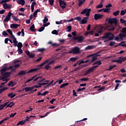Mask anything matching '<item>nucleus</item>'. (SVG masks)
Here are the masks:
<instances>
[{
	"label": "nucleus",
	"mask_w": 126,
	"mask_h": 126,
	"mask_svg": "<svg viewBox=\"0 0 126 126\" xmlns=\"http://www.w3.org/2000/svg\"><path fill=\"white\" fill-rule=\"evenodd\" d=\"M101 39H107L104 41V43L109 42V41H112L113 39H115V35L114 34L108 32L104 33V35L101 37Z\"/></svg>",
	"instance_id": "obj_1"
},
{
	"label": "nucleus",
	"mask_w": 126,
	"mask_h": 126,
	"mask_svg": "<svg viewBox=\"0 0 126 126\" xmlns=\"http://www.w3.org/2000/svg\"><path fill=\"white\" fill-rule=\"evenodd\" d=\"M100 53H101V51H98L95 54L89 55L86 57V59H89V58H91V60L90 61L89 64H91L92 63H94V62L97 60V57H100V56H101V55H99Z\"/></svg>",
	"instance_id": "obj_2"
},
{
	"label": "nucleus",
	"mask_w": 126,
	"mask_h": 126,
	"mask_svg": "<svg viewBox=\"0 0 126 126\" xmlns=\"http://www.w3.org/2000/svg\"><path fill=\"white\" fill-rule=\"evenodd\" d=\"M39 69H41V68L31 69L28 72H27L26 70H22L18 73V75L21 76V75H25V74H26L27 73H32V72H37V71H38Z\"/></svg>",
	"instance_id": "obj_3"
},
{
	"label": "nucleus",
	"mask_w": 126,
	"mask_h": 126,
	"mask_svg": "<svg viewBox=\"0 0 126 126\" xmlns=\"http://www.w3.org/2000/svg\"><path fill=\"white\" fill-rule=\"evenodd\" d=\"M85 38L83 36H73L71 38V41H77L78 43H82Z\"/></svg>",
	"instance_id": "obj_4"
},
{
	"label": "nucleus",
	"mask_w": 126,
	"mask_h": 126,
	"mask_svg": "<svg viewBox=\"0 0 126 126\" xmlns=\"http://www.w3.org/2000/svg\"><path fill=\"white\" fill-rule=\"evenodd\" d=\"M98 65H94L91 68H90L84 74V76H86V75H88V74H90L91 73L94 72L95 70V69L97 68V67H98Z\"/></svg>",
	"instance_id": "obj_5"
},
{
	"label": "nucleus",
	"mask_w": 126,
	"mask_h": 126,
	"mask_svg": "<svg viewBox=\"0 0 126 126\" xmlns=\"http://www.w3.org/2000/svg\"><path fill=\"white\" fill-rule=\"evenodd\" d=\"M106 21H108V23L111 25H113V24H115V25H117L118 24V20L116 18H109L106 19Z\"/></svg>",
	"instance_id": "obj_6"
},
{
	"label": "nucleus",
	"mask_w": 126,
	"mask_h": 126,
	"mask_svg": "<svg viewBox=\"0 0 126 126\" xmlns=\"http://www.w3.org/2000/svg\"><path fill=\"white\" fill-rule=\"evenodd\" d=\"M80 53V49L78 47H75L70 51L71 54L78 55Z\"/></svg>",
	"instance_id": "obj_7"
},
{
	"label": "nucleus",
	"mask_w": 126,
	"mask_h": 126,
	"mask_svg": "<svg viewBox=\"0 0 126 126\" xmlns=\"http://www.w3.org/2000/svg\"><path fill=\"white\" fill-rule=\"evenodd\" d=\"M90 11H91V8H86L81 12V14H86V16L89 17L90 16Z\"/></svg>",
	"instance_id": "obj_8"
},
{
	"label": "nucleus",
	"mask_w": 126,
	"mask_h": 126,
	"mask_svg": "<svg viewBox=\"0 0 126 126\" xmlns=\"http://www.w3.org/2000/svg\"><path fill=\"white\" fill-rule=\"evenodd\" d=\"M13 14L11 12H9L7 15L6 16L5 18L4 19L3 22H8L10 20V18H11V16Z\"/></svg>",
	"instance_id": "obj_9"
},
{
	"label": "nucleus",
	"mask_w": 126,
	"mask_h": 126,
	"mask_svg": "<svg viewBox=\"0 0 126 126\" xmlns=\"http://www.w3.org/2000/svg\"><path fill=\"white\" fill-rule=\"evenodd\" d=\"M59 4L61 7H62V9H64V8H65V6H66V3H65V2L63 0H59Z\"/></svg>",
	"instance_id": "obj_10"
},
{
	"label": "nucleus",
	"mask_w": 126,
	"mask_h": 126,
	"mask_svg": "<svg viewBox=\"0 0 126 126\" xmlns=\"http://www.w3.org/2000/svg\"><path fill=\"white\" fill-rule=\"evenodd\" d=\"M95 20H98V19H102L104 17V15L100 14H95L94 16Z\"/></svg>",
	"instance_id": "obj_11"
},
{
	"label": "nucleus",
	"mask_w": 126,
	"mask_h": 126,
	"mask_svg": "<svg viewBox=\"0 0 126 126\" xmlns=\"http://www.w3.org/2000/svg\"><path fill=\"white\" fill-rule=\"evenodd\" d=\"M53 63H55V61L52 60L47 65H46L44 67V69H46L47 70H49V68L51 67L50 64H53Z\"/></svg>",
	"instance_id": "obj_12"
},
{
	"label": "nucleus",
	"mask_w": 126,
	"mask_h": 126,
	"mask_svg": "<svg viewBox=\"0 0 126 126\" xmlns=\"http://www.w3.org/2000/svg\"><path fill=\"white\" fill-rule=\"evenodd\" d=\"M88 20V17H85L82 20H81L80 24H86Z\"/></svg>",
	"instance_id": "obj_13"
},
{
	"label": "nucleus",
	"mask_w": 126,
	"mask_h": 126,
	"mask_svg": "<svg viewBox=\"0 0 126 126\" xmlns=\"http://www.w3.org/2000/svg\"><path fill=\"white\" fill-rule=\"evenodd\" d=\"M20 66V64H16L13 66H10L9 67H7V70L9 69H12V68H17Z\"/></svg>",
	"instance_id": "obj_14"
},
{
	"label": "nucleus",
	"mask_w": 126,
	"mask_h": 126,
	"mask_svg": "<svg viewBox=\"0 0 126 126\" xmlns=\"http://www.w3.org/2000/svg\"><path fill=\"white\" fill-rule=\"evenodd\" d=\"M16 82H13V81H11L8 83V86L9 87H13L15 85H16Z\"/></svg>",
	"instance_id": "obj_15"
},
{
	"label": "nucleus",
	"mask_w": 126,
	"mask_h": 126,
	"mask_svg": "<svg viewBox=\"0 0 126 126\" xmlns=\"http://www.w3.org/2000/svg\"><path fill=\"white\" fill-rule=\"evenodd\" d=\"M34 89V87H26L23 89V91L25 90V92H29V91H32Z\"/></svg>",
	"instance_id": "obj_16"
},
{
	"label": "nucleus",
	"mask_w": 126,
	"mask_h": 126,
	"mask_svg": "<svg viewBox=\"0 0 126 126\" xmlns=\"http://www.w3.org/2000/svg\"><path fill=\"white\" fill-rule=\"evenodd\" d=\"M105 29L107 30V31H114V30H115V27L112 26H108L106 27Z\"/></svg>",
	"instance_id": "obj_17"
},
{
	"label": "nucleus",
	"mask_w": 126,
	"mask_h": 126,
	"mask_svg": "<svg viewBox=\"0 0 126 126\" xmlns=\"http://www.w3.org/2000/svg\"><path fill=\"white\" fill-rule=\"evenodd\" d=\"M103 27L102 26H99L97 27V33H99V34H101V33H103Z\"/></svg>",
	"instance_id": "obj_18"
},
{
	"label": "nucleus",
	"mask_w": 126,
	"mask_h": 126,
	"mask_svg": "<svg viewBox=\"0 0 126 126\" xmlns=\"http://www.w3.org/2000/svg\"><path fill=\"white\" fill-rule=\"evenodd\" d=\"M90 60H91V59H90L86 61H84V60H80L79 61V65H80V64H81V63H89V62H90Z\"/></svg>",
	"instance_id": "obj_19"
},
{
	"label": "nucleus",
	"mask_w": 126,
	"mask_h": 126,
	"mask_svg": "<svg viewBox=\"0 0 126 126\" xmlns=\"http://www.w3.org/2000/svg\"><path fill=\"white\" fill-rule=\"evenodd\" d=\"M0 80H1V81H5V82H7L8 81L7 77L3 76H0Z\"/></svg>",
	"instance_id": "obj_20"
},
{
	"label": "nucleus",
	"mask_w": 126,
	"mask_h": 126,
	"mask_svg": "<svg viewBox=\"0 0 126 126\" xmlns=\"http://www.w3.org/2000/svg\"><path fill=\"white\" fill-rule=\"evenodd\" d=\"M16 1L19 4H21V5H24L25 4V0H16Z\"/></svg>",
	"instance_id": "obj_21"
},
{
	"label": "nucleus",
	"mask_w": 126,
	"mask_h": 126,
	"mask_svg": "<svg viewBox=\"0 0 126 126\" xmlns=\"http://www.w3.org/2000/svg\"><path fill=\"white\" fill-rule=\"evenodd\" d=\"M11 72H5L4 73H3L2 74H1L2 76H6V77H7V76H8V75H10V74H11Z\"/></svg>",
	"instance_id": "obj_22"
},
{
	"label": "nucleus",
	"mask_w": 126,
	"mask_h": 126,
	"mask_svg": "<svg viewBox=\"0 0 126 126\" xmlns=\"http://www.w3.org/2000/svg\"><path fill=\"white\" fill-rule=\"evenodd\" d=\"M19 26H20V25L17 24H11L10 27V28H17Z\"/></svg>",
	"instance_id": "obj_23"
},
{
	"label": "nucleus",
	"mask_w": 126,
	"mask_h": 126,
	"mask_svg": "<svg viewBox=\"0 0 126 126\" xmlns=\"http://www.w3.org/2000/svg\"><path fill=\"white\" fill-rule=\"evenodd\" d=\"M16 96V94H13V93L8 94L7 95V97H9L11 98V99H12V98H14Z\"/></svg>",
	"instance_id": "obj_24"
},
{
	"label": "nucleus",
	"mask_w": 126,
	"mask_h": 126,
	"mask_svg": "<svg viewBox=\"0 0 126 126\" xmlns=\"http://www.w3.org/2000/svg\"><path fill=\"white\" fill-rule=\"evenodd\" d=\"M30 31L32 32H36V29H35V25L33 24L30 28Z\"/></svg>",
	"instance_id": "obj_25"
},
{
	"label": "nucleus",
	"mask_w": 126,
	"mask_h": 126,
	"mask_svg": "<svg viewBox=\"0 0 126 126\" xmlns=\"http://www.w3.org/2000/svg\"><path fill=\"white\" fill-rule=\"evenodd\" d=\"M86 0H78V6H81L85 2Z\"/></svg>",
	"instance_id": "obj_26"
},
{
	"label": "nucleus",
	"mask_w": 126,
	"mask_h": 126,
	"mask_svg": "<svg viewBox=\"0 0 126 126\" xmlns=\"http://www.w3.org/2000/svg\"><path fill=\"white\" fill-rule=\"evenodd\" d=\"M48 44H49L50 45H52V46H53V47H58V46H60V44H57V43H53V42H52L51 41H49L48 42Z\"/></svg>",
	"instance_id": "obj_27"
},
{
	"label": "nucleus",
	"mask_w": 126,
	"mask_h": 126,
	"mask_svg": "<svg viewBox=\"0 0 126 126\" xmlns=\"http://www.w3.org/2000/svg\"><path fill=\"white\" fill-rule=\"evenodd\" d=\"M95 64H97L96 65L99 66V65H101V64H102V62H101V61H96L93 64V65H95Z\"/></svg>",
	"instance_id": "obj_28"
},
{
	"label": "nucleus",
	"mask_w": 126,
	"mask_h": 126,
	"mask_svg": "<svg viewBox=\"0 0 126 126\" xmlns=\"http://www.w3.org/2000/svg\"><path fill=\"white\" fill-rule=\"evenodd\" d=\"M93 33H94L93 32V31H87L85 33L84 35H85V36H87L88 35H93Z\"/></svg>",
	"instance_id": "obj_29"
},
{
	"label": "nucleus",
	"mask_w": 126,
	"mask_h": 126,
	"mask_svg": "<svg viewBox=\"0 0 126 126\" xmlns=\"http://www.w3.org/2000/svg\"><path fill=\"white\" fill-rule=\"evenodd\" d=\"M6 71H7V67H2L0 70L1 74H2V73H4Z\"/></svg>",
	"instance_id": "obj_30"
},
{
	"label": "nucleus",
	"mask_w": 126,
	"mask_h": 126,
	"mask_svg": "<svg viewBox=\"0 0 126 126\" xmlns=\"http://www.w3.org/2000/svg\"><path fill=\"white\" fill-rule=\"evenodd\" d=\"M49 63V60H46L42 63L38 65V67H39L40 66H43V65H45V64H46V63Z\"/></svg>",
	"instance_id": "obj_31"
},
{
	"label": "nucleus",
	"mask_w": 126,
	"mask_h": 126,
	"mask_svg": "<svg viewBox=\"0 0 126 126\" xmlns=\"http://www.w3.org/2000/svg\"><path fill=\"white\" fill-rule=\"evenodd\" d=\"M14 105H15L14 103L11 102L7 105L6 108H8V107L9 108H12V107H13V106H14Z\"/></svg>",
	"instance_id": "obj_32"
},
{
	"label": "nucleus",
	"mask_w": 126,
	"mask_h": 126,
	"mask_svg": "<svg viewBox=\"0 0 126 126\" xmlns=\"http://www.w3.org/2000/svg\"><path fill=\"white\" fill-rule=\"evenodd\" d=\"M116 66H117L116 65H110L109 68L106 69V70H109L110 71H111V70H112V69H113V68H115V67H116Z\"/></svg>",
	"instance_id": "obj_33"
},
{
	"label": "nucleus",
	"mask_w": 126,
	"mask_h": 126,
	"mask_svg": "<svg viewBox=\"0 0 126 126\" xmlns=\"http://www.w3.org/2000/svg\"><path fill=\"white\" fill-rule=\"evenodd\" d=\"M103 12H106L107 13H110V11H111V8H103Z\"/></svg>",
	"instance_id": "obj_34"
},
{
	"label": "nucleus",
	"mask_w": 126,
	"mask_h": 126,
	"mask_svg": "<svg viewBox=\"0 0 126 126\" xmlns=\"http://www.w3.org/2000/svg\"><path fill=\"white\" fill-rule=\"evenodd\" d=\"M25 123L26 122H25V120L21 121L18 123L17 124V126H19V125H21V126H23V125H24Z\"/></svg>",
	"instance_id": "obj_35"
},
{
	"label": "nucleus",
	"mask_w": 126,
	"mask_h": 126,
	"mask_svg": "<svg viewBox=\"0 0 126 126\" xmlns=\"http://www.w3.org/2000/svg\"><path fill=\"white\" fill-rule=\"evenodd\" d=\"M119 37H120V39H123V38H125V37H126V34L120 33L119 34Z\"/></svg>",
	"instance_id": "obj_36"
},
{
	"label": "nucleus",
	"mask_w": 126,
	"mask_h": 126,
	"mask_svg": "<svg viewBox=\"0 0 126 126\" xmlns=\"http://www.w3.org/2000/svg\"><path fill=\"white\" fill-rule=\"evenodd\" d=\"M8 89V88L4 87L2 89H0V94H1L3 91H5V90H7Z\"/></svg>",
	"instance_id": "obj_37"
},
{
	"label": "nucleus",
	"mask_w": 126,
	"mask_h": 126,
	"mask_svg": "<svg viewBox=\"0 0 126 126\" xmlns=\"http://www.w3.org/2000/svg\"><path fill=\"white\" fill-rule=\"evenodd\" d=\"M94 48V46H88L87 47H86L85 50L86 51L88 50H92Z\"/></svg>",
	"instance_id": "obj_38"
},
{
	"label": "nucleus",
	"mask_w": 126,
	"mask_h": 126,
	"mask_svg": "<svg viewBox=\"0 0 126 126\" xmlns=\"http://www.w3.org/2000/svg\"><path fill=\"white\" fill-rule=\"evenodd\" d=\"M76 61H77V58H75V57H72L70 58L69 59V61L70 62H76Z\"/></svg>",
	"instance_id": "obj_39"
},
{
	"label": "nucleus",
	"mask_w": 126,
	"mask_h": 126,
	"mask_svg": "<svg viewBox=\"0 0 126 126\" xmlns=\"http://www.w3.org/2000/svg\"><path fill=\"white\" fill-rule=\"evenodd\" d=\"M48 21H49V19H48V18H47V16H45L44 17V19L43 20V22L44 24H45V23H47V22H48Z\"/></svg>",
	"instance_id": "obj_40"
},
{
	"label": "nucleus",
	"mask_w": 126,
	"mask_h": 126,
	"mask_svg": "<svg viewBox=\"0 0 126 126\" xmlns=\"http://www.w3.org/2000/svg\"><path fill=\"white\" fill-rule=\"evenodd\" d=\"M120 32L123 34H126V28H123L122 30L120 31Z\"/></svg>",
	"instance_id": "obj_41"
},
{
	"label": "nucleus",
	"mask_w": 126,
	"mask_h": 126,
	"mask_svg": "<svg viewBox=\"0 0 126 126\" xmlns=\"http://www.w3.org/2000/svg\"><path fill=\"white\" fill-rule=\"evenodd\" d=\"M18 53L19 55H22L23 54V50L21 48H18Z\"/></svg>",
	"instance_id": "obj_42"
},
{
	"label": "nucleus",
	"mask_w": 126,
	"mask_h": 126,
	"mask_svg": "<svg viewBox=\"0 0 126 126\" xmlns=\"http://www.w3.org/2000/svg\"><path fill=\"white\" fill-rule=\"evenodd\" d=\"M69 84L68 83H66L63 84L60 87V88H63L64 87H65V86H67Z\"/></svg>",
	"instance_id": "obj_43"
},
{
	"label": "nucleus",
	"mask_w": 126,
	"mask_h": 126,
	"mask_svg": "<svg viewBox=\"0 0 126 126\" xmlns=\"http://www.w3.org/2000/svg\"><path fill=\"white\" fill-rule=\"evenodd\" d=\"M7 120H9V117H6L5 118L3 119L2 120L0 121L2 124H3L5 121H7Z\"/></svg>",
	"instance_id": "obj_44"
},
{
	"label": "nucleus",
	"mask_w": 126,
	"mask_h": 126,
	"mask_svg": "<svg viewBox=\"0 0 126 126\" xmlns=\"http://www.w3.org/2000/svg\"><path fill=\"white\" fill-rule=\"evenodd\" d=\"M119 59L120 60V61H121L122 63H123V62H126V57H120L119 58Z\"/></svg>",
	"instance_id": "obj_45"
},
{
	"label": "nucleus",
	"mask_w": 126,
	"mask_h": 126,
	"mask_svg": "<svg viewBox=\"0 0 126 126\" xmlns=\"http://www.w3.org/2000/svg\"><path fill=\"white\" fill-rule=\"evenodd\" d=\"M13 45L15 47H17V45L18 44V41H17V39L15 40H13Z\"/></svg>",
	"instance_id": "obj_46"
},
{
	"label": "nucleus",
	"mask_w": 126,
	"mask_h": 126,
	"mask_svg": "<svg viewBox=\"0 0 126 126\" xmlns=\"http://www.w3.org/2000/svg\"><path fill=\"white\" fill-rule=\"evenodd\" d=\"M46 51V49L42 48H38L37 49L38 52H40L41 53H43V52H45Z\"/></svg>",
	"instance_id": "obj_47"
},
{
	"label": "nucleus",
	"mask_w": 126,
	"mask_h": 126,
	"mask_svg": "<svg viewBox=\"0 0 126 126\" xmlns=\"http://www.w3.org/2000/svg\"><path fill=\"white\" fill-rule=\"evenodd\" d=\"M17 47H18V49H20L23 47V45L22 44V43L20 42L18 43Z\"/></svg>",
	"instance_id": "obj_48"
},
{
	"label": "nucleus",
	"mask_w": 126,
	"mask_h": 126,
	"mask_svg": "<svg viewBox=\"0 0 126 126\" xmlns=\"http://www.w3.org/2000/svg\"><path fill=\"white\" fill-rule=\"evenodd\" d=\"M2 35L5 37L6 36H8V33L5 31H3L2 32Z\"/></svg>",
	"instance_id": "obj_49"
},
{
	"label": "nucleus",
	"mask_w": 126,
	"mask_h": 126,
	"mask_svg": "<svg viewBox=\"0 0 126 126\" xmlns=\"http://www.w3.org/2000/svg\"><path fill=\"white\" fill-rule=\"evenodd\" d=\"M52 34L54 35H59V32L57 31V30H54L52 32Z\"/></svg>",
	"instance_id": "obj_50"
},
{
	"label": "nucleus",
	"mask_w": 126,
	"mask_h": 126,
	"mask_svg": "<svg viewBox=\"0 0 126 126\" xmlns=\"http://www.w3.org/2000/svg\"><path fill=\"white\" fill-rule=\"evenodd\" d=\"M120 13V11L117 10L114 12L113 13V15H114L115 16H117L118 15H119V14Z\"/></svg>",
	"instance_id": "obj_51"
},
{
	"label": "nucleus",
	"mask_w": 126,
	"mask_h": 126,
	"mask_svg": "<svg viewBox=\"0 0 126 126\" xmlns=\"http://www.w3.org/2000/svg\"><path fill=\"white\" fill-rule=\"evenodd\" d=\"M82 66H79L77 67H76L74 70V71H77V70H79V69H81V68H82Z\"/></svg>",
	"instance_id": "obj_52"
},
{
	"label": "nucleus",
	"mask_w": 126,
	"mask_h": 126,
	"mask_svg": "<svg viewBox=\"0 0 126 126\" xmlns=\"http://www.w3.org/2000/svg\"><path fill=\"white\" fill-rule=\"evenodd\" d=\"M120 22H121V23L122 24H125V25H126V21L124 20L122 18H121L120 19Z\"/></svg>",
	"instance_id": "obj_53"
},
{
	"label": "nucleus",
	"mask_w": 126,
	"mask_h": 126,
	"mask_svg": "<svg viewBox=\"0 0 126 126\" xmlns=\"http://www.w3.org/2000/svg\"><path fill=\"white\" fill-rule=\"evenodd\" d=\"M75 19L76 20H77V21H79V22L80 23V21H81V17L78 16L76 18H75Z\"/></svg>",
	"instance_id": "obj_54"
},
{
	"label": "nucleus",
	"mask_w": 126,
	"mask_h": 126,
	"mask_svg": "<svg viewBox=\"0 0 126 126\" xmlns=\"http://www.w3.org/2000/svg\"><path fill=\"white\" fill-rule=\"evenodd\" d=\"M29 57L31 59H33V58L35 57V54L34 53L30 54V55L29 56Z\"/></svg>",
	"instance_id": "obj_55"
},
{
	"label": "nucleus",
	"mask_w": 126,
	"mask_h": 126,
	"mask_svg": "<svg viewBox=\"0 0 126 126\" xmlns=\"http://www.w3.org/2000/svg\"><path fill=\"white\" fill-rule=\"evenodd\" d=\"M67 30L66 31V32H70L71 31V26H68L67 27Z\"/></svg>",
	"instance_id": "obj_56"
},
{
	"label": "nucleus",
	"mask_w": 126,
	"mask_h": 126,
	"mask_svg": "<svg viewBox=\"0 0 126 126\" xmlns=\"http://www.w3.org/2000/svg\"><path fill=\"white\" fill-rule=\"evenodd\" d=\"M48 1L50 5H53L54 2H55V0H48Z\"/></svg>",
	"instance_id": "obj_57"
},
{
	"label": "nucleus",
	"mask_w": 126,
	"mask_h": 126,
	"mask_svg": "<svg viewBox=\"0 0 126 126\" xmlns=\"http://www.w3.org/2000/svg\"><path fill=\"white\" fill-rule=\"evenodd\" d=\"M81 81H88L89 80V78H83L80 79Z\"/></svg>",
	"instance_id": "obj_58"
},
{
	"label": "nucleus",
	"mask_w": 126,
	"mask_h": 126,
	"mask_svg": "<svg viewBox=\"0 0 126 126\" xmlns=\"http://www.w3.org/2000/svg\"><path fill=\"white\" fill-rule=\"evenodd\" d=\"M113 63H122V61L121 60L118 59L117 60H115L113 61Z\"/></svg>",
	"instance_id": "obj_59"
},
{
	"label": "nucleus",
	"mask_w": 126,
	"mask_h": 126,
	"mask_svg": "<svg viewBox=\"0 0 126 126\" xmlns=\"http://www.w3.org/2000/svg\"><path fill=\"white\" fill-rule=\"evenodd\" d=\"M44 30H45V27H40L38 30V32H42V31H44Z\"/></svg>",
	"instance_id": "obj_60"
},
{
	"label": "nucleus",
	"mask_w": 126,
	"mask_h": 126,
	"mask_svg": "<svg viewBox=\"0 0 126 126\" xmlns=\"http://www.w3.org/2000/svg\"><path fill=\"white\" fill-rule=\"evenodd\" d=\"M3 7L4 8V9H7V3H4L2 4Z\"/></svg>",
	"instance_id": "obj_61"
},
{
	"label": "nucleus",
	"mask_w": 126,
	"mask_h": 126,
	"mask_svg": "<svg viewBox=\"0 0 126 126\" xmlns=\"http://www.w3.org/2000/svg\"><path fill=\"white\" fill-rule=\"evenodd\" d=\"M115 44H116V42L115 41H111L110 42L109 46H110L111 47H113V46H114Z\"/></svg>",
	"instance_id": "obj_62"
},
{
	"label": "nucleus",
	"mask_w": 126,
	"mask_h": 126,
	"mask_svg": "<svg viewBox=\"0 0 126 126\" xmlns=\"http://www.w3.org/2000/svg\"><path fill=\"white\" fill-rule=\"evenodd\" d=\"M126 13V10H122L121 12V16L125 15Z\"/></svg>",
	"instance_id": "obj_63"
},
{
	"label": "nucleus",
	"mask_w": 126,
	"mask_h": 126,
	"mask_svg": "<svg viewBox=\"0 0 126 126\" xmlns=\"http://www.w3.org/2000/svg\"><path fill=\"white\" fill-rule=\"evenodd\" d=\"M7 32H8V33H9V34L10 35H12L13 34L12 31H11L10 29L7 30Z\"/></svg>",
	"instance_id": "obj_64"
}]
</instances>
